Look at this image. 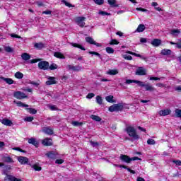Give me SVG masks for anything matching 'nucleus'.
<instances>
[{
  "instance_id": "obj_29",
  "label": "nucleus",
  "mask_w": 181,
  "mask_h": 181,
  "mask_svg": "<svg viewBox=\"0 0 181 181\" xmlns=\"http://www.w3.org/2000/svg\"><path fill=\"white\" fill-rule=\"evenodd\" d=\"M11 165H6L4 167V169L3 170V175L6 176L9 173V170H11Z\"/></svg>"
},
{
  "instance_id": "obj_59",
  "label": "nucleus",
  "mask_w": 181,
  "mask_h": 181,
  "mask_svg": "<svg viewBox=\"0 0 181 181\" xmlns=\"http://www.w3.org/2000/svg\"><path fill=\"white\" fill-rule=\"evenodd\" d=\"M64 162V160L63 159H57L55 160V163L58 165H62V163H63Z\"/></svg>"
},
{
  "instance_id": "obj_34",
  "label": "nucleus",
  "mask_w": 181,
  "mask_h": 181,
  "mask_svg": "<svg viewBox=\"0 0 181 181\" xmlns=\"http://www.w3.org/2000/svg\"><path fill=\"white\" fill-rule=\"evenodd\" d=\"M32 168L37 172H40V170H42V167H40L39 164H34L32 165Z\"/></svg>"
},
{
  "instance_id": "obj_21",
  "label": "nucleus",
  "mask_w": 181,
  "mask_h": 181,
  "mask_svg": "<svg viewBox=\"0 0 181 181\" xmlns=\"http://www.w3.org/2000/svg\"><path fill=\"white\" fill-rule=\"evenodd\" d=\"M1 80H3V81H5V83H6V84H13V83H15V81L10 78H5L4 76L0 77Z\"/></svg>"
},
{
  "instance_id": "obj_45",
  "label": "nucleus",
  "mask_w": 181,
  "mask_h": 181,
  "mask_svg": "<svg viewBox=\"0 0 181 181\" xmlns=\"http://www.w3.org/2000/svg\"><path fill=\"white\" fill-rule=\"evenodd\" d=\"M71 124L74 125V127H81V125H83V122L78 121L72 122Z\"/></svg>"
},
{
  "instance_id": "obj_42",
  "label": "nucleus",
  "mask_w": 181,
  "mask_h": 181,
  "mask_svg": "<svg viewBox=\"0 0 181 181\" xmlns=\"http://www.w3.org/2000/svg\"><path fill=\"white\" fill-rule=\"evenodd\" d=\"M107 2L109 5H111L112 6H114L115 8H117L118 4H115V0H107Z\"/></svg>"
},
{
  "instance_id": "obj_8",
  "label": "nucleus",
  "mask_w": 181,
  "mask_h": 181,
  "mask_svg": "<svg viewBox=\"0 0 181 181\" xmlns=\"http://www.w3.org/2000/svg\"><path fill=\"white\" fill-rule=\"evenodd\" d=\"M86 42H87V43H89L90 45H95V46H97V47H101V44L95 42V41H94V39H93V37H86Z\"/></svg>"
},
{
  "instance_id": "obj_36",
  "label": "nucleus",
  "mask_w": 181,
  "mask_h": 181,
  "mask_svg": "<svg viewBox=\"0 0 181 181\" xmlns=\"http://www.w3.org/2000/svg\"><path fill=\"white\" fill-rule=\"evenodd\" d=\"M105 100L107 101V103H115V100H114V96L112 95L106 96Z\"/></svg>"
},
{
  "instance_id": "obj_1",
  "label": "nucleus",
  "mask_w": 181,
  "mask_h": 181,
  "mask_svg": "<svg viewBox=\"0 0 181 181\" xmlns=\"http://www.w3.org/2000/svg\"><path fill=\"white\" fill-rule=\"evenodd\" d=\"M126 132H127L129 136H131L135 141H138L139 139V135L136 134V130L135 128L129 126L126 128Z\"/></svg>"
},
{
  "instance_id": "obj_26",
  "label": "nucleus",
  "mask_w": 181,
  "mask_h": 181,
  "mask_svg": "<svg viewBox=\"0 0 181 181\" xmlns=\"http://www.w3.org/2000/svg\"><path fill=\"white\" fill-rule=\"evenodd\" d=\"M2 159L6 163H13V159L9 156H5Z\"/></svg>"
},
{
  "instance_id": "obj_10",
  "label": "nucleus",
  "mask_w": 181,
  "mask_h": 181,
  "mask_svg": "<svg viewBox=\"0 0 181 181\" xmlns=\"http://www.w3.org/2000/svg\"><path fill=\"white\" fill-rule=\"evenodd\" d=\"M66 69L67 70H72V71H81V66L80 65H66Z\"/></svg>"
},
{
  "instance_id": "obj_54",
  "label": "nucleus",
  "mask_w": 181,
  "mask_h": 181,
  "mask_svg": "<svg viewBox=\"0 0 181 181\" xmlns=\"http://www.w3.org/2000/svg\"><path fill=\"white\" fill-rule=\"evenodd\" d=\"M34 118L33 117H26L24 119V121H26L27 122H32V121H33Z\"/></svg>"
},
{
  "instance_id": "obj_4",
  "label": "nucleus",
  "mask_w": 181,
  "mask_h": 181,
  "mask_svg": "<svg viewBox=\"0 0 181 181\" xmlns=\"http://www.w3.org/2000/svg\"><path fill=\"white\" fill-rule=\"evenodd\" d=\"M13 97L17 100H23V98H28V95L23 92L16 91L13 93Z\"/></svg>"
},
{
  "instance_id": "obj_5",
  "label": "nucleus",
  "mask_w": 181,
  "mask_h": 181,
  "mask_svg": "<svg viewBox=\"0 0 181 181\" xmlns=\"http://www.w3.org/2000/svg\"><path fill=\"white\" fill-rule=\"evenodd\" d=\"M38 67L40 70H48L49 62L46 61H41L38 63Z\"/></svg>"
},
{
  "instance_id": "obj_47",
  "label": "nucleus",
  "mask_w": 181,
  "mask_h": 181,
  "mask_svg": "<svg viewBox=\"0 0 181 181\" xmlns=\"http://www.w3.org/2000/svg\"><path fill=\"white\" fill-rule=\"evenodd\" d=\"M89 54H94L95 56H98V57H99V59H103L101 57V54L97 52L90 51Z\"/></svg>"
},
{
  "instance_id": "obj_58",
  "label": "nucleus",
  "mask_w": 181,
  "mask_h": 181,
  "mask_svg": "<svg viewBox=\"0 0 181 181\" xmlns=\"http://www.w3.org/2000/svg\"><path fill=\"white\" fill-rule=\"evenodd\" d=\"M49 108L51 111H57V107L56 105H49Z\"/></svg>"
},
{
  "instance_id": "obj_61",
  "label": "nucleus",
  "mask_w": 181,
  "mask_h": 181,
  "mask_svg": "<svg viewBox=\"0 0 181 181\" xmlns=\"http://www.w3.org/2000/svg\"><path fill=\"white\" fill-rule=\"evenodd\" d=\"M123 57L125 60H132V57L130 55H124Z\"/></svg>"
},
{
  "instance_id": "obj_52",
  "label": "nucleus",
  "mask_w": 181,
  "mask_h": 181,
  "mask_svg": "<svg viewBox=\"0 0 181 181\" xmlns=\"http://www.w3.org/2000/svg\"><path fill=\"white\" fill-rule=\"evenodd\" d=\"M96 5H104V0H93Z\"/></svg>"
},
{
  "instance_id": "obj_55",
  "label": "nucleus",
  "mask_w": 181,
  "mask_h": 181,
  "mask_svg": "<svg viewBox=\"0 0 181 181\" xmlns=\"http://www.w3.org/2000/svg\"><path fill=\"white\" fill-rule=\"evenodd\" d=\"M14 151H18V152H22L23 153H26V151L25 150H22L19 147L13 148Z\"/></svg>"
},
{
  "instance_id": "obj_24",
  "label": "nucleus",
  "mask_w": 181,
  "mask_h": 181,
  "mask_svg": "<svg viewBox=\"0 0 181 181\" xmlns=\"http://www.w3.org/2000/svg\"><path fill=\"white\" fill-rule=\"evenodd\" d=\"M118 73V69H109L107 74H109V76H117Z\"/></svg>"
},
{
  "instance_id": "obj_3",
  "label": "nucleus",
  "mask_w": 181,
  "mask_h": 181,
  "mask_svg": "<svg viewBox=\"0 0 181 181\" xmlns=\"http://www.w3.org/2000/svg\"><path fill=\"white\" fill-rule=\"evenodd\" d=\"M124 110V105L121 103L114 104L109 107V111L110 112H114L115 111H122Z\"/></svg>"
},
{
  "instance_id": "obj_60",
  "label": "nucleus",
  "mask_w": 181,
  "mask_h": 181,
  "mask_svg": "<svg viewBox=\"0 0 181 181\" xmlns=\"http://www.w3.org/2000/svg\"><path fill=\"white\" fill-rule=\"evenodd\" d=\"M10 36L11 37H16V39H22V37L13 33L11 34Z\"/></svg>"
},
{
  "instance_id": "obj_32",
  "label": "nucleus",
  "mask_w": 181,
  "mask_h": 181,
  "mask_svg": "<svg viewBox=\"0 0 181 181\" xmlns=\"http://www.w3.org/2000/svg\"><path fill=\"white\" fill-rule=\"evenodd\" d=\"M71 45L74 47H77L78 49H81V50H86V48H84V47L81 46L80 44L72 42V43H71Z\"/></svg>"
},
{
  "instance_id": "obj_22",
  "label": "nucleus",
  "mask_w": 181,
  "mask_h": 181,
  "mask_svg": "<svg viewBox=\"0 0 181 181\" xmlns=\"http://www.w3.org/2000/svg\"><path fill=\"white\" fill-rule=\"evenodd\" d=\"M132 83H134L135 84H142V83L140 81L138 80H132V79H127L125 83L126 84H132Z\"/></svg>"
},
{
  "instance_id": "obj_16",
  "label": "nucleus",
  "mask_w": 181,
  "mask_h": 181,
  "mask_svg": "<svg viewBox=\"0 0 181 181\" xmlns=\"http://www.w3.org/2000/svg\"><path fill=\"white\" fill-rule=\"evenodd\" d=\"M5 181H21V179L15 177L13 175H8L4 177Z\"/></svg>"
},
{
  "instance_id": "obj_63",
  "label": "nucleus",
  "mask_w": 181,
  "mask_h": 181,
  "mask_svg": "<svg viewBox=\"0 0 181 181\" xmlns=\"http://www.w3.org/2000/svg\"><path fill=\"white\" fill-rule=\"evenodd\" d=\"M119 43L117 40H112L110 42V45H118Z\"/></svg>"
},
{
  "instance_id": "obj_11",
  "label": "nucleus",
  "mask_w": 181,
  "mask_h": 181,
  "mask_svg": "<svg viewBox=\"0 0 181 181\" xmlns=\"http://www.w3.org/2000/svg\"><path fill=\"white\" fill-rule=\"evenodd\" d=\"M1 124H3V125H6V127H12V125H13V123L12 122V121L9 119L7 118H4L1 121Z\"/></svg>"
},
{
  "instance_id": "obj_27",
  "label": "nucleus",
  "mask_w": 181,
  "mask_h": 181,
  "mask_svg": "<svg viewBox=\"0 0 181 181\" xmlns=\"http://www.w3.org/2000/svg\"><path fill=\"white\" fill-rule=\"evenodd\" d=\"M21 59L25 62L30 59V55L26 52L21 54Z\"/></svg>"
},
{
  "instance_id": "obj_57",
  "label": "nucleus",
  "mask_w": 181,
  "mask_h": 181,
  "mask_svg": "<svg viewBox=\"0 0 181 181\" xmlns=\"http://www.w3.org/2000/svg\"><path fill=\"white\" fill-rule=\"evenodd\" d=\"M173 163H175L177 166H181V160H174Z\"/></svg>"
},
{
  "instance_id": "obj_62",
  "label": "nucleus",
  "mask_w": 181,
  "mask_h": 181,
  "mask_svg": "<svg viewBox=\"0 0 181 181\" xmlns=\"http://www.w3.org/2000/svg\"><path fill=\"white\" fill-rule=\"evenodd\" d=\"M28 83L32 84L33 86H35V87H39V83L37 82L30 81Z\"/></svg>"
},
{
  "instance_id": "obj_38",
  "label": "nucleus",
  "mask_w": 181,
  "mask_h": 181,
  "mask_svg": "<svg viewBox=\"0 0 181 181\" xmlns=\"http://www.w3.org/2000/svg\"><path fill=\"white\" fill-rule=\"evenodd\" d=\"M90 118L91 119H93V121H97L98 122H100V121H101V117L97 115H91Z\"/></svg>"
},
{
  "instance_id": "obj_31",
  "label": "nucleus",
  "mask_w": 181,
  "mask_h": 181,
  "mask_svg": "<svg viewBox=\"0 0 181 181\" xmlns=\"http://www.w3.org/2000/svg\"><path fill=\"white\" fill-rule=\"evenodd\" d=\"M25 110L29 112L30 114H32L33 115H35V114L37 113V110H36L35 108H25Z\"/></svg>"
},
{
  "instance_id": "obj_35",
  "label": "nucleus",
  "mask_w": 181,
  "mask_h": 181,
  "mask_svg": "<svg viewBox=\"0 0 181 181\" xmlns=\"http://www.w3.org/2000/svg\"><path fill=\"white\" fill-rule=\"evenodd\" d=\"M180 33V30L179 29L171 30V35H173V36H177Z\"/></svg>"
},
{
  "instance_id": "obj_25",
  "label": "nucleus",
  "mask_w": 181,
  "mask_h": 181,
  "mask_svg": "<svg viewBox=\"0 0 181 181\" xmlns=\"http://www.w3.org/2000/svg\"><path fill=\"white\" fill-rule=\"evenodd\" d=\"M146 27L144 24L139 25L138 28L136 30V32H138L139 33H141V32H144L145 30Z\"/></svg>"
},
{
  "instance_id": "obj_23",
  "label": "nucleus",
  "mask_w": 181,
  "mask_h": 181,
  "mask_svg": "<svg viewBox=\"0 0 181 181\" xmlns=\"http://www.w3.org/2000/svg\"><path fill=\"white\" fill-rule=\"evenodd\" d=\"M161 54L163 56H170L172 54V50L168 49H162Z\"/></svg>"
},
{
  "instance_id": "obj_17",
  "label": "nucleus",
  "mask_w": 181,
  "mask_h": 181,
  "mask_svg": "<svg viewBox=\"0 0 181 181\" xmlns=\"http://www.w3.org/2000/svg\"><path fill=\"white\" fill-rule=\"evenodd\" d=\"M42 132H44V134H46L47 135H53V129H52L49 127H43Z\"/></svg>"
},
{
  "instance_id": "obj_39",
  "label": "nucleus",
  "mask_w": 181,
  "mask_h": 181,
  "mask_svg": "<svg viewBox=\"0 0 181 181\" xmlns=\"http://www.w3.org/2000/svg\"><path fill=\"white\" fill-rule=\"evenodd\" d=\"M180 42H170V43L171 45H175V47H177V49H181V40H179Z\"/></svg>"
},
{
  "instance_id": "obj_41",
  "label": "nucleus",
  "mask_w": 181,
  "mask_h": 181,
  "mask_svg": "<svg viewBox=\"0 0 181 181\" xmlns=\"http://www.w3.org/2000/svg\"><path fill=\"white\" fill-rule=\"evenodd\" d=\"M98 14L101 15L102 16H111V13L107 11H99Z\"/></svg>"
},
{
  "instance_id": "obj_13",
  "label": "nucleus",
  "mask_w": 181,
  "mask_h": 181,
  "mask_svg": "<svg viewBox=\"0 0 181 181\" xmlns=\"http://www.w3.org/2000/svg\"><path fill=\"white\" fill-rule=\"evenodd\" d=\"M42 145L44 146H52L53 145V142H52V139L46 138L44 139L42 141Z\"/></svg>"
},
{
  "instance_id": "obj_56",
  "label": "nucleus",
  "mask_w": 181,
  "mask_h": 181,
  "mask_svg": "<svg viewBox=\"0 0 181 181\" xmlns=\"http://www.w3.org/2000/svg\"><path fill=\"white\" fill-rule=\"evenodd\" d=\"M63 4L66 5V6H68L69 8H72L73 5L67 2L66 0H62Z\"/></svg>"
},
{
  "instance_id": "obj_51",
  "label": "nucleus",
  "mask_w": 181,
  "mask_h": 181,
  "mask_svg": "<svg viewBox=\"0 0 181 181\" xmlns=\"http://www.w3.org/2000/svg\"><path fill=\"white\" fill-rule=\"evenodd\" d=\"M106 52L109 54H111L114 53V49H112V48H111L110 47H106Z\"/></svg>"
},
{
  "instance_id": "obj_12",
  "label": "nucleus",
  "mask_w": 181,
  "mask_h": 181,
  "mask_svg": "<svg viewBox=\"0 0 181 181\" xmlns=\"http://www.w3.org/2000/svg\"><path fill=\"white\" fill-rule=\"evenodd\" d=\"M18 160L21 165H26L29 162V158L28 157L19 156L18 157Z\"/></svg>"
},
{
  "instance_id": "obj_33",
  "label": "nucleus",
  "mask_w": 181,
  "mask_h": 181,
  "mask_svg": "<svg viewBox=\"0 0 181 181\" xmlns=\"http://www.w3.org/2000/svg\"><path fill=\"white\" fill-rule=\"evenodd\" d=\"M14 76L16 77V78L21 80V78H23V74H22V72L18 71L14 74Z\"/></svg>"
},
{
  "instance_id": "obj_15",
  "label": "nucleus",
  "mask_w": 181,
  "mask_h": 181,
  "mask_svg": "<svg viewBox=\"0 0 181 181\" xmlns=\"http://www.w3.org/2000/svg\"><path fill=\"white\" fill-rule=\"evenodd\" d=\"M151 43L154 47H159V46L162 45V40L159 39H153Z\"/></svg>"
},
{
  "instance_id": "obj_2",
  "label": "nucleus",
  "mask_w": 181,
  "mask_h": 181,
  "mask_svg": "<svg viewBox=\"0 0 181 181\" xmlns=\"http://www.w3.org/2000/svg\"><path fill=\"white\" fill-rule=\"evenodd\" d=\"M119 159L122 160V162H125V163H131L132 160H141L139 157L129 158V156L124 154L120 155Z\"/></svg>"
},
{
  "instance_id": "obj_53",
  "label": "nucleus",
  "mask_w": 181,
  "mask_h": 181,
  "mask_svg": "<svg viewBox=\"0 0 181 181\" xmlns=\"http://www.w3.org/2000/svg\"><path fill=\"white\" fill-rule=\"evenodd\" d=\"M90 145L93 146V148H95L97 146H98L100 144H98V142L97 141H90Z\"/></svg>"
},
{
  "instance_id": "obj_6",
  "label": "nucleus",
  "mask_w": 181,
  "mask_h": 181,
  "mask_svg": "<svg viewBox=\"0 0 181 181\" xmlns=\"http://www.w3.org/2000/svg\"><path fill=\"white\" fill-rule=\"evenodd\" d=\"M141 83H139V87H145L146 91H155V88L149 84H145L144 82L141 81Z\"/></svg>"
},
{
  "instance_id": "obj_40",
  "label": "nucleus",
  "mask_w": 181,
  "mask_h": 181,
  "mask_svg": "<svg viewBox=\"0 0 181 181\" xmlns=\"http://www.w3.org/2000/svg\"><path fill=\"white\" fill-rule=\"evenodd\" d=\"M175 112L176 118L181 119V109H175Z\"/></svg>"
},
{
  "instance_id": "obj_49",
  "label": "nucleus",
  "mask_w": 181,
  "mask_h": 181,
  "mask_svg": "<svg viewBox=\"0 0 181 181\" xmlns=\"http://www.w3.org/2000/svg\"><path fill=\"white\" fill-rule=\"evenodd\" d=\"M127 53L129 54H132V56H135L136 57H142V55L139 54H136L135 52H132L131 51H128Z\"/></svg>"
},
{
  "instance_id": "obj_64",
  "label": "nucleus",
  "mask_w": 181,
  "mask_h": 181,
  "mask_svg": "<svg viewBox=\"0 0 181 181\" xmlns=\"http://www.w3.org/2000/svg\"><path fill=\"white\" fill-rule=\"evenodd\" d=\"M95 95L94 93H88L86 96V98L91 99L93 97H94Z\"/></svg>"
},
{
  "instance_id": "obj_9",
  "label": "nucleus",
  "mask_w": 181,
  "mask_h": 181,
  "mask_svg": "<svg viewBox=\"0 0 181 181\" xmlns=\"http://www.w3.org/2000/svg\"><path fill=\"white\" fill-rule=\"evenodd\" d=\"M136 76H146V69L144 67H139L135 72Z\"/></svg>"
},
{
  "instance_id": "obj_50",
  "label": "nucleus",
  "mask_w": 181,
  "mask_h": 181,
  "mask_svg": "<svg viewBox=\"0 0 181 181\" xmlns=\"http://www.w3.org/2000/svg\"><path fill=\"white\" fill-rule=\"evenodd\" d=\"M57 67H58L57 64H52L50 66H49L48 69H49V70H56Z\"/></svg>"
},
{
  "instance_id": "obj_43",
  "label": "nucleus",
  "mask_w": 181,
  "mask_h": 181,
  "mask_svg": "<svg viewBox=\"0 0 181 181\" xmlns=\"http://www.w3.org/2000/svg\"><path fill=\"white\" fill-rule=\"evenodd\" d=\"M15 104H17L18 107H29V105H26L22 102H16L14 100Z\"/></svg>"
},
{
  "instance_id": "obj_30",
  "label": "nucleus",
  "mask_w": 181,
  "mask_h": 181,
  "mask_svg": "<svg viewBox=\"0 0 181 181\" xmlns=\"http://www.w3.org/2000/svg\"><path fill=\"white\" fill-rule=\"evenodd\" d=\"M54 56L57 57V59H66V57L62 52H55L54 54Z\"/></svg>"
},
{
  "instance_id": "obj_44",
  "label": "nucleus",
  "mask_w": 181,
  "mask_h": 181,
  "mask_svg": "<svg viewBox=\"0 0 181 181\" xmlns=\"http://www.w3.org/2000/svg\"><path fill=\"white\" fill-rule=\"evenodd\" d=\"M96 103L99 104V105H101L103 104V98L100 95L96 96Z\"/></svg>"
},
{
  "instance_id": "obj_48",
  "label": "nucleus",
  "mask_w": 181,
  "mask_h": 181,
  "mask_svg": "<svg viewBox=\"0 0 181 181\" xmlns=\"http://www.w3.org/2000/svg\"><path fill=\"white\" fill-rule=\"evenodd\" d=\"M148 145H155L156 144V141L153 140V139H148L147 140Z\"/></svg>"
},
{
  "instance_id": "obj_18",
  "label": "nucleus",
  "mask_w": 181,
  "mask_h": 181,
  "mask_svg": "<svg viewBox=\"0 0 181 181\" xmlns=\"http://www.w3.org/2000/svg\"><path fill=\"white\" fill-rule=\"evenodd\" d=\"M46 156L49 159H56V158H57V153L54 151H49L46 153Z\"/></svg>"
},
{
  "instance_id": "obj_37",
  "label": "nucleus",
  "mask_w": 181,
  "mask_h": 181,
  "mask_svg": "<svg viewBox=\"0 0 181 181\" xmlns=\"http://www.w3.org/2000/svg\"><path fill=\"white\" fill-rule=\"evenodd\" d=\"M119 168H123L124 169H127L128 172H130V173H132V175H135V170H132L131 168L127 167V165H119Z\"/></svg>"
},
{
  "instance_id": "obj_28",
  "label": "nucleus",
  "mask_w": 181,
  "mask_h": 181,
  "mask_svg": "<svg viewBox=\"0 0 181 181\" xmlns=\"http://www.w3.org/2000/svg\"><path fill=\"white\" fill-rule=\"evenodd\" d=\"M34 47H35V49H37L38 50H42V49H43V47H45V44H43L42 42L35 43L34 45Z\"/></svg>"
},
{
  "instance_id": "obj_46",
  "label": "nucleus",
  "mask_w": 181,
  "mask_h": 181,
  "mask_svg": "<svg viewBox=\"0 0 181 181\" xmlns=\"http://www.w3.org/2000/svg\"><path fill=\"white\" fill-rule=\"evenodd\" d=\"M4 50L7 53H12V52H13V49H12V47H11L10 46L5 47Z\"/></svg>"
},
{
  "instance_id": "obj_19",
  "label": "nucleus",
  "mask_w": 181,
  "mask_h": 181,
  "mask_svg": "<svg viewBox=\"0 0 181 181\" xmlns=\"http://www.w3.org/2000/svg\"><path fill=\"white\" fill-rule=\"evenodd\" d=\"M170 112H172V110H170V109H165L163 110H160L159 112V115H160L161 117H166V115H169Z\"/></svg>"
},
{
  "instance_id": "obj_20",
  "label": "nucleus",
  "mask_w": 181,
  "mask_h": 181,
  "mask_svg": "<svg viewBox=\"0 0 181 181\" xmlns=\"http://www.w3.org/2000/svg\"><path fill=\"white\" fill-rule=\"evenodd\" d=\"M28 144L33 145L34 146H35V148H37L39 146V142H37V140H36V139L35 138L29 139Z\"/></svg>"
},
{
  "instance_id": "obj_14",
  "label": "nucleus",
  "mask_w": 181,
  "mask_h": 181,
  "mask_svg": "<svg viewBox=\"0 0 181 181\" xmlns=\"http://www.w3.org/2000/svg\"><path fill=\"white\" fill-rule=\"evenodd\" d=\"M47 86H52L53 84H57V81H56V78L49 76L48 78V81H46Z\"/></svg>"
},
{
  "instance_id": "obj_7",
  "label": "nucleus",
  "mask_w": 181,
  "mask_h": 181,
  "mask_svg": "<svg viewBox=\"0 0 181 181\" xmlns=\"http://www.w3.org/2000/svg\"><path fill=\"white\" fill-rule=\"evenodd\" d=\"M86 17H77L76 18V23L80 28H84L86 26Z\"/></svg>"
}]
</instances>
